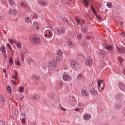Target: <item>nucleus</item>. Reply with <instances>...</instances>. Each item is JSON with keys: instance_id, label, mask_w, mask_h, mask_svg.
<instances>
[{"instance_id": "nucleus-13", "label": "nucleus", "mask_w": 125, "mask_h": 125, "mask_svg": "<svg viewBox=\"0 0 125 125\" xmlns=\"http://www.w3.org/2000/svg\"><path fill=\"white\" fill-rule=\"evenodd\" d=\"M38 2L40 5L42 6H46L47 5V3L44 0H38Z\"/></svg>"}, {"instance_id": "nucleus-8", "label": "nucleus", "mask_w": 125, "mask_h": 125, "mask_svg": "<svg viewBox=\"0 0 125 125\" xmlns=\"http://www.w3.org/2000/svg\"><path fill=\"white\" fill-rule=\"evenodd\" d=\"M91 9L92 10L93 13L94 14V15H95V16H96L97 18L99 19V20L102 19L100 16L97 15V13H96L95 9H94L92 5H91Z\"/></svg>"}, {"instance_id": "nucleus-16", "label": "nucleus", "mask_w": 125, "mask_h": 125, "mask_svg": "<svg viewBox=\"0 0 125 125\" xmlns=\"http://www.w3.org/2000/svg\"><path fill=\"white\" fill-rule=\"evenodd\" d=\"M0 101H1V104L2 106H4V105H5L6 100L3 96H1L0 97Z\"/></svg>"}, {"instance_id": "nucleus-31", "label": "nucleus", "mask_w": 125, "mask_h": 125, "mask_svg": "<svg viewBox=\"0 0 125 125\" xmlns=\"http://www.w3.org/2000/svg\"><path fill=\"white\" fill-rule=\"evenodd\" d=\"M104 48H105V49H107V50L112 51V46H111V45L105 46Z\"/></svg>"}, {"instance_id": "nucleus-55", "label": "nucleus", "mask_w": 125, "mask_h": 125, "mask_svg": "<svg viewBox=\"0 0 125 125\" xmlns=\"http://www.w3.org/2000/svg\"><path fill=\"white\" fill-rule=\"evenodd\" d=\"M7 45L11 50H12V49L11 48V46L10 45V44H9V43H8L7 44Z\"/></svg>"}, {"instance_id": "nucleus-25", "label": "nucleus", "mask_w": 125, "mask_h": 125, "mask_svg": "<svg viewBox=\"0 0 125 125\" xmlns=\"http://www.w3.org/2000/svg\"><path fill=\"white\" fill-rule=\"evenodd\" d=\"M77 22L78 24H80V25H83L84 24V21L83 20H77Z\"/></svg>"}, {"instance_id": "nucleus-54", "label": "nucleus", "mask_w": 125, "mask_h": 125, "mask_svg": "<svg viewBox=\"0 0 125 125\" xmlns=\"http://www.w3.org/2000/svg\"><path fill=\"white\" fill-rule=\"evenodd\" d=\"M63 70H67L68 69V67H67V65H63L62 67Z\"/></svg>"}, {"instance_id": "nucleus-61", "label": "nucleus", "mask_w": 125, "mask_h": 125, "mask_svg": "<svg viewBox=\"0 0 125 125\" xmlns=\"http://www.w3.org/2000/svg\"><path fill=\"white\" fill-rule=\"evenodd\" d=\"M21 122L23 124H25V122H26V121L25 120V119H22Z\"/></svg>"}, {"instance_id": "nucleus-49", "label": "nucleus", "mask_w": 125, "mask_h": 125, "mask_svg": "<svg viewBox=\"0 0 125 125\" xmlns=\"http://www.w3.org/2000/svg\"><path fill=\"white\" fill-rule=\"evenodd\" d=\"M32 17L35 19H37V18H38V15H37L36 14H33L32 15Z\"/></svg>"}, {"instance_id": "nucleus-5", "label": "nucleus", "mask_w": 125, "mask_h": 125, "mask_svg": "<svg viewBox=\"0 0 125 125\" xmlns=\"http://www.w3.org/2000/svg\"><path fill=\"white\" fill-rule=\"evenodd\" d=\"M114 98L117 101H123L125 99V96L122 93H118L115 95Z\"/></svg>"}, {"instance_id": "nucleus-53", "label": "nucleus", "mask_w": 125, "mask_h": 125, "mask_svg": "<svg viewBox=\"0 0 125 125\" xmlns=\"http://www.w3.org/2000/svg\"><path fill=\"white\" fill-rule=\"evenodd\" d=\"M61 109L62 111L63 112H66V108L61 106Z\"/></svg>"}, {"instance_id": "nucleus-28", "label": "nucleus", "mask_w": 125, "mask_h": 125, "mask_svg": "<svg viewBox=\"0 0 125 125\" xmlns=\"http://www.w3.org/2000/svg\"><path fill=\"white\" fill-rule=\"evenodd\" d=\"M33 27L35 29H37V30L39 29V23L37 22H34L33 23Z\"/></svg>"}, {"instance_id": "nucleus-57", "label": "nucleus", "mask_w": 125, "mask_h": 125, "mask_svg": "<svg viewBox=\"0 0 125 125\" xmlns=\"http://www.w3.org/2000/svg\"><path fill=\"white\" fill-rule=\"evenodd\" d=\"M0 125H4V122L0 121Z\"/></svg>"}, {"instance_id": "nucleus-46", "label": "nucleus", "mask_w": 125, "mask_h": 125, "mask_svg": "<svg viewBox=\"0 0 125 125\" xmlns=\"http://www.w3.org/2000/svg\"><path fill=\"white\" fill-rule=\"evenodd\" d=\"M72 98H73L72 100L73 101V105H75V104H77V101H76V99H75V97H73Z\"/></svg>"}, {"instance_id": "nucleus-50", "label": "nucleus", "mask_w": 125, "mask_h": 125, "mask_svg": "<svg viewBox=\"0 0 125 125\" xmlns=\"http://www.w3.org/2000/svg\"><path fill=\"white\" fill-rule=\"evenodd\" d=\"M21 56H22L21 58V59L22 61H24V57L25 56V52H23V53H21Z\"/></svg>"}, {"instance_id": "nucleus-45", "label": "nucleus", "mask_w": 125, "mask_h": 125, "mask_svg": "<svg viewBox=\"0 0 125 125\" xmlns=\"http://www.w3.org/2000/svg\"><path fill=\"white\" fill-rule=\"evenodd\" d=\"M58 85L59 86H60V87H62V86H63V82L61 81L59 82Z\"/></svg>"}, {"instance_id": "nucleus-56", "label": "nucleus", "mask_w": 125, "mask_h": 125, "mask_svg": "<svg viewBox=\"0 0 125 125\" xmlns=\"http://www.w3.org/2000/svg\"><path fill=\"white\" fill-rule=\"evenodd\" d=\"M17 77H18L16 75L12 76V78L14 79V80H16L17 79Z\"/></svg>"}, {"instance_id": "nucleus-10", "label": "nucleus", "mask_w": 125, "mask_h": 125, "mask_svg": "<svg viewBox=\"0 0 125 125\" xmlns=\"http://www.w3.org/2000/svg\"><path fill=\"white\" fill-rule=\"evenodd\" d=\"M83 119L84 121H88L91 119V115L88 113H85L83 115Z\"/></svg>"}, {"instance_id": "nucleus-1", "label": "nucleus", "mask_w": 125, "mask_h": 125, "mask_svg": "<svg viewBox=\"0 0 125 125\" xmlns=\"http://www.w3.org/2000/svg\"><path fill=\"white\" fill-rule=\"evenodd\" d=\"M30 40L33 44L37 45L41 43V38L35 34H32L30 36Z\"/></svg>"}, {"instance_id": "nucleus-3", "label": "nucleus", "mask_w": 125, "mask_h": 125, "mask_svg": "<svg viewBox=\"0 0 125 125\" xmlns=\"http://www.w3.org/2000/svg\"><path fill=\"white\" fill-rule=\"evenodd\" d=\"M54 35L59 36L61 34H65V29L63 27H56L54 30Z\"/></svg>"}, {"instance_id": "nucleus-35", "label": "nucleus", "mask_w": 125, "mask_h": 125, "mask_svg": "<svg viewBox=\"0 0 125 125\" xmlns=\"http://www.w3.org/2000/svg\"><path fill=\"white\" fill-rule=\"evenodd\" d=\"M24 88H25L24 87H20L19 88V92H20V93H23L24 92Z\"/></svg>"}, {"instance_id": "nucleus-44", "label": "nucleus", "mask_w": 125, "mask_h": 125, "mask_svg": "<svg viewBox=\"0 0 125 125\" xmlns=\"http://www.w3.org/2000/svg\"><path fill=\"white\" fill-rule=\"evenodd\" d=\"M15 63L17 66H21V64H20V62L18 60L15 61Z\"/></svg>"}, {"instance_id": "nucleus-32", "label": "nucleus", "mask_w": 125, "mask_h": 125, "mask_svg": "<svg viewBox=\"0 0 125 125\" xmlns=\"http://www.w3.org/2000/svg\"><path fill=\"white\" fill-rule=\"evenodd\" d=\"M9 63L10 66H12V64H13L14 63L13 59H12V58L10 57L9 58Z\"/></svg>"}, {"instance_id": "nucleus-34", "label": "nucleus", "mask_w": 125, "mask_h": 125, "mask_svg": "<svg viewBox=\"0 0 125 125\" xmlns=\"http://www.w3.org/2000/svg\"><path fill=\"white\" fill-rule=\"evenodd\" d=\"M57 55H59V56L62 57L63 55V52H62L61 50H59L57 51Z\"/></svg>"}, {"instance_id": "nucleus-18", "label": "nucleus", "mask_w": 125, "mask_h": 125, "mask_svg": "<svg viewBox=\"0 0 125 125\" xmlns=\"http://www.w3.org/2000/svg\"><path fill=\"white\" fill-rule=\"evenodd\" d=\"M32 100L33 101H36V102H38L39 100H40V97L38 96L37 95H34L32 96Z\"/></svg>"}, {"instance_id": "nucleus-21", "label": "nucleus", "mask_w": 125, "mask_h": 125, "mask_svg": "<svg viewBox=\"0 0 125 125\" xmlns=\"http://www.w3.org/2000/svg\"><path fill=\"white\" fill-rule=\"evenodd\" d=\"M24 21L26 23H30L31 21H32V18H31V17L26 16L24 19Z\"/></svg>"}, {"instance_id": "nucleus-48", "label": "nucleus", "mask_w": 125, "mask_h": 125, "mask_svg": "<svg viewBox=\"0 0 125 125\" xmlns=\"http://www.w3.org/2000/svg\"><path fill=\"white\" fill-rule=\"evenodd\" d=\"M9 2L11 5L14 4V1L13 0H9Z\"/></svg>"}, {"instance_id": "nucleus-27", "label": "nucleus", "mask_w": 125, "mask_h": 125, "mask_svg": "<svg viewBox=\"0 0 125 125\" xmlns=\"http://www.w3.org/2000/svg\"><path fill=\"white\" fill-rule=\"evenodd\" d=\"M99 54H100L101 56H102V57H103V56H104L105 54H106V53L105 52V51L103 50H100L99 51Z\"/></svg>"}, {"instance_id": "nucleus-42", "label": "nucleus", "mask_w": 125, "mask_h": 125, "mask_svg": "<svg viewBox=\"0 0 125 125\" xmlns=\"http://www.w3.org/2000/svg\"><path fill=\"white\" fill-rule=\"evenodd\" d=\"M118 60L120 62V64H122L124 62V59H122L121 57H118Z\"/></svg>"}, {"instance_id": "nucleus-29", "label": "nucleus", "mask_w": 125, "mask_h": 125, "mask_svg": "<svg viewBox=\"0 0 125 125\" xmlns=\"http://www.w3.org/2000/svg\"><path fill=\"white\" fill-rule=\"evenodd\" d=\"M15 44H16V46H17L18 48H21V47H22L21 43L20 42H16L15 43Z\"/></svg>"}, {"instance_id": "nucleus-23", "label": "nucleus", "mask_w": 125, "mask_h": 125, "mask_svg": "<svg viewBox=\"0 0 125 125\" xmlns=\"http://www.w3.org/2000/svg\"><path fill=\"white\" fill-rule=\"evenodd\" d=\"M32 80H33V81H34V82H37V81L39 80L40 77L37 76V75H32Z\"/></svg>"}, {"instance_id": "nucleus-17", "label": "nucleus", "mask_w": 125, "mask_h": 125, "mask_svg": "<svg viewBox=\"0 0 125 125\" xmlns=\"http://www.w3.org/2000/svg\"><path fill=\"white\" fill-rule=\"evenodd\" d=\"M10 15H17V11L16 9L10 10L8 12Z\"/></svg>"}, {"instance_id": "nucleus-12", "label": "nucleus", "mask_w": 125, "mask_h": 125, "mask_svg": "<svg viewBox=\"0 0 125 125\" xmlns=\"http://www.w3.org/2000/svg\"><path fill=\"white\" fill-rule=\"evenodd\" d=\"M119 88L121 90H122V91H125V85L123 83H119L118 84Z\"/></svg>"}, {"instance_id": "nucleus-52", "label": "nucleus", "mask_w": 125, "mask_h": 125, "mask_svg": "<svg viewBox=\"0 0 125 125\" xmlns=\"http://www.w3.org/2000/svg\"><path fill=\"white\" fill-rule=\"evenodd\" d=\"M77 56H83V54H82V53H81V52H78L77 53Z\"/></svg>"}, {"instance_id": "nucleus-6", "label": "nucleus", "mask_w": 125, "mask_h": 125, "mask_svg": "<svg viewBox=\"0 0 125 125\" xmlns=\"http://www.w3.org/2000/svg\"><path fill=\"white\" fill-rule=\"evenodd\" d=\"M97 87L99 89V91H100V92H101L102 90H104L105 87V84H104V81L102 80L98 81Z\"/></svg>"}, {"instance_id": "nucleus-47", "label": "nucleus", "mask_w": 125, "mask_h": 125, "mask_svg": "<svg viewBox=\"0 0 125 125\" xmlns=\"http://www.w3.org/2000/svg\"><path fill=\"white\" fill-rule=\"evenodd\" d=\"M0 50L2 52H5V47H1Z\"/></svg>"}, {"instance_id": "nucleus-7", "label": "nucleus", "mask_w": 125, "mask_h": 125, "mask_svg": "<svg viewBox=\"0 0 125 125\" xmlns=\"http://www.w3.org/2000/svg\"><path fill=\"white\" fill-rule=\"evenodd\" d=\"M62 79L63 81H65V82H66L67 81L72 80V77L70 75L66 74H63L62 76Z\"/></svg>"}, {"instance_id": "nucleus-41", "label": "nucleus", "mask_w": 125, "mask_h": 125, "mask_svg": "<svg viewBox=\"0 0 125 125\" xmlns=\"http://www.w3.org/2000/svg\"><path fill=\"white\" fill-rule=\"evenodd\" d=\"M78 80H82L83 79V74L80 73L78 76H77Z\"/></svg>"}, {"instance_id": "nucleus-20", "label": "nucleus", "mask_w": 125, "mask_h": 125, "mask_svg": "<svg viewBox=\"0 0 125 125\" xmlns=\"http://www.w3.org/2000/svg\"><path fill=\"white\" fill-rule=\"evenodd\" d=\"M90 93L91 94H92V95L95 96V95H97V94H98V92H97V90L93 89L92 90H91Z\"/></svg>"}, {"instance_id": "nucleus-43", "label": "nucleus", "mask_w": 125, "mask_h": 125, "mask_svg": "<svg viewBox=\"0 0 125 125\" xmlns=\"http://www.w3.org/2000/svg\"><path fill=\"white\" fill-rule=\"evenodd\" d=\"M77 38L79 40H82V38H83V35H82V34H79L77 35Z\"/></svg>"}, {"instance_id": "nucleus-30", "label": "nucleus", "mask_w": 125, "mask_h": 125, "mask_svg": "<svg viewBox=\"0 0 125 125\" xmlns=\"http://www.w3.org/2000/svg\"><path fill=\"white\" fill-rule=\"evenodd\" d=\"M82 46L85 48H86V47H87V42H86V41L83 42Z\"/></svg>"}, {"instance_id": "nucleus-63", "label": "nucleus", "mask_w": 125, "mask_h": 125, "mask_svg": "<svg viewBox=\"0 0 125 125\" xmlns=\"http://www.w3.org/2000/svg\"><path fill=\"white\" fill-rule=\"evenodd\" d=\"M56 60H57V61H59L60 60V59H59L58 58H57L56 59Z\"/></svg>"}, {"instance_id": "nucleus-51", "label": "nucleus", "mask_w": 125, "mask_h": 125, "mask_svg": "<svg viewBox=\"0 0 125 125\" xmlns=\"http://www.w3.org/2000/svg\"><path fill=\"white\" fill-rule=\"evenodd\" d=\"M11 83L15 85H17V84L16 83V81L14 80H11Z\"/></svg>"}, {"instance_id": "nucleus-11", "label": "nucleus", "mask_w": 125, "mask_h": 125, "mask_svg": "<svg viewBox=\"0 0 125 125\" xmlns=\"http://www.w3.org/2000/svg\"><path fill=\"white\" fill-rule=\"evenodd\" d=\"M52 36H53L52 32L50 31H48V30H47L46 32V33L44 35L45 38H46L47 39H50L52 38Z\"/></svg>"}, {"instance_id": "nucleus-62", "label": "nucleus", "mask_w": 125, "mask_h": 125, "mask_svg": "<svg viewBox=\"0 0 125 125\" xmlns=\"http://www.w3.org/2000/svg\"><path fill=\"white\" fill-rule=\"evenodd\" d=\"M3 72L5 74V73H6V70L5 69H3Z\"/></svg>"}, {"instance_id": "nucleus-59", "label": "nucleus", "mask_w": 125, "mask_h": 125, "mask_svg": "<svg viewBox=\"0 0 125 125\" xmlns=\"http://www.w3.org/2000/svg\"><path fill=\"white\" fill-rule=\"evenodd\" d=\"M20 100L21 101H24V96L21 97Z\"/></svg>"}, {"instance_id": "nucleus-24", "label": "nucleus", "mask_w": 125, "mask_h": 125, "mask_svg": "<svg viewBox=\"0 0 125 125\" xmlns=\"http://www.w3.org/2000/svg\"><path fill=\"white\" fill-rule=\"evenodd\" d=\"M115 109L119 110L122 108V105L120 104H116L114 105Z\"/></svg>"}, {"instance_id": "nucleus-58", "label": "nucleus", "mask_w": 125, "mask_h": 125, "mask_svg": "<svg viewBox=\"0 0 125 125\" xmlns=\"http://www.w3.org/2000/svg\"><path fill=\"white\" fill-rule=\"evenodd\" d=\"M74 111H75V112H79V111H80V108H76L74 109Z\"/></svg>"}, {"instance_id": "nucleus-36", "label": "nucleus", "mask_w": 125, "mask_h": 125, "mask_svg": "<svg viewBox=\"0 0 125 125\" xmlns=\"http://www.w3.org/2000/svg\"><path fill=\"white\" fill-rule=\"evenodd\" d=\"M106 6H107V7H108V8H112L113 7V6L112 5V3H111L110 2H108L106 3Z\"/></svg>"}, {"instance_id": "nucleus-60", "label": "nucleus", "mask_w": 125, "mask_h": 125, "mask_svg": "<svg viewBox=\"0 0 125 125\" xmlns=\"http://www.w3.org/2000/svg\"><path fill=\"white\" fill-rule=\"evenodd\" d=\"M11 50L12 56H14V55L13 54V53H14V52H15V51H14V50H12V49Z\"/></svg>"}, {"instance_id": "nucleus-37", "label": "nucleus", "mask_w": 125, "mask_h": 125, "mask_svg": "<svg viewBox=\"0 0 125 125\" xmlns=\"http://www.w3.org/2000/svg\"><path fill=\"white\" fill-rule=\"evenodd\" d=\"M33 59L29 58L27 60V62L28 64H31V63L33 62Z\"/></svg>"}, {"instance_id": "nucleus-26", "label": "nucleus", "mask_w": 125, "mask_h": 125, "mask_svg": "<svg viewBox=\"0 0 125 125\" xmlns=\"http://www.w3.org/2000/svg\"><path fill=\"white\" fill-rule=\"evenodd\" d=\"M20 6H21V7L25 8V7H27V6H28V4H27V3H26L21 2V3H20Z\"/></svg>"}, {"instance_id": "nucleus-22", "label": "nucleus", "mask_w": 125, "mask_h": 125, "mask_svg": "<svg viewBox=\"0 0 125 125\" xmlns=\"http://www.w3.org/2000/svg\"><path fill=\"white\" fill-rule=\"evenodd\" d=\"M88 31V28L86 26H83L82 28V31L83 34H85Z\"/></svg>"}, {"instance_id": "nucleus-9", "label": "nucleus", "mask_w": 125, "mask_h": 125, "mask_svg": "<svg viewBox=\"0 0 125 125\" xmlns=\"http://www.w3.org/2000/svg\"><path fill=\"white\" fill-rule=\"evenodd\" d=\"M86 65L88 67H90L92 65V59L90 57H88L86 61Z\"/></svg>"}, {"instance_id": "nucleus-33", "label": "nucleus", "mask_w": 125, "mask_h": 125, "mask_svg": "<svg viewBox=\"0 0 125 125\" xmlns=\"http://www.w3.org/2000/svg\"><path fill=\"white\" fill-rule=\"evenodd\" d=\"M6 90L7 92H8V93H9L10 94H11L12 90H11V87H10V86H7Z\"/></svg>"}, {"instance_id": "nucleus-39", "label": "nucleus", "mask_w": 125, "mask_h": 125, "mask_svg": "<svg viewBox=\"0 0 125 125\" xmlns=\"http://www.w3.org/2000/svg\"><path fill=\"white\" fill-rule=\"evenodd\" d=\"M78 105L79 107H80V108H83V107L84 106V104L82 102H78Z\"/></svg>"}, {"instance_id": "nucleus-15", "label": "nucleus", "mask_w": 125, "mask_h": 125, "mask_svg": "<svg viewBox=\"0 0 125 125\" xmlns=\"http://www.w3.org/2000/svg\"><path fill=\"white\" fill-rule=\"evenodd\" d=\"M67 44L68 45V46H69V47H74V46H75V43H74V42L70 40L67 41Z\"/></svg>"}, {"instance_id": "nucleus-40", "label": "nucleus", "mask_w": 125, "mask_h": 125, "mask_svg": "<svg viewBox=\"0 0 125 125\" xmlns=\"http://www.w3.org/2000/svg\"><path fill=\"white\" fill-rule=\"evenodd\" d=\"M83 1L86 7H87L88 6V1L87 0H83Z\"/></svg>"}, {"instance_id": "nucleus-19", "label": "nucleus", "mask_w": 125, "mask_h": 125, "mask_svg": "<svg viewBox=\"0 0 125 125\" xmlns=\"http://www.w3.org/2000/svg\"><path fill=\"white\" fill-rule=\"evenodd\" d=\"M81 92L83 96H87V95H88V92L84 89H82Z\"/></svg>"}, {"instance_id": "nucleus-64", "label": "nucleus", "mask_w": 125, "mask_h": 125, "mask_svg": "<svg viewBox=\"0 0 125 125\" xmlns=\"http://www.w3.org/2000/svg\"><path fill=\"white\" fill-rule=\"evenodd\" d=\"M0 19H1V20L3 19V17L0 16Z\"/></svg>"}, {"instance_id": "nucleus-14", "label": "nucleus", "mask_w": 125, "mask_h": 125, "mask_svg": "<svg viewBox=\"0 0 125 125\" xmlns=\"http://www.w3.org/2000/svg\"><path fill=\"white\" fill-rule=\"evenodd\" d=\"M117 50L119 53H125V48L124 47H117Z\"/></svg>"}, {"instance_id": "nucleus-4", "label": "nucleus", "mask_w": 125, "mask_h": 125, "mask_svg": "<svg viewBox=\"0 0 125 125\" xmlns=\"http://www.w3.org/2000/svg\"><path fill=\"white\" fill-rule=\"evenodd\" d=\"M70 66L74 70H77L78 68H81V64L79 63L76 60L71 62Z\"/></svg>"}, {"instance_id": "nucleus-38", "label": "nucleus", "mask_w": 125, "mask_h": 125, "mask_svg": "<svg viewBox=\"0 0 125 125\" xmlns=\"http://www.w3.org/2000/svg\"><path fill=\"white\" fill-rule=\"evenodd\" d=\"M9 41L10 42L11 44H13V43H16V40H15L9 39Z\"/></svg>"}, {"instance_id": "nucleus-2", "label": "nucleus", "mask_w": 125, "mask_h": 125, "mask_svg": "<svg viewBox=\"0 0 125 125\" xmlns=\"http://www.w3.org/2000/svg\"><path fill=\"white\" fill-rule=\"evenodd\" d=\"M49 70L51 72L55 71L56 68H57V61L56 60L54 59L50 62L49 63Z\"/></svg>"}]
</instances>
